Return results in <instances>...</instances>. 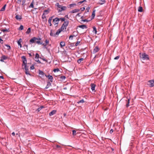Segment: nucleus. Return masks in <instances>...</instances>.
Wrapping results in <instances>:
<instances>
[{
    "label": "nucleus",
    "instance_id": "f257e3e1",
    "mask_svg": "<svg viewBox=\"0 0 154 154\" xmlns=\"http://www.w3.org/2000/svg\"><path fill=\"white\" fill-rule=\"evenodd\" d=\"M24 66V69H25V73L26 75H29L30 76L31 75V74L29 72L28 70L29 66L27 65V63L25 64H22V66Z\"/></svg>",
    "mask_w": 154,
    "mask_h": 154
},
{
    "label": "nucleus",
    "instance_id": "f03ea898",
    "mask_svg": "<svg viewBox=\"0 0 154 154\" xmlns=\"http://www.w3.org/2000/svg\"><path fill=\"white\" fill-rule=\"evenodd\" d=\"M140 57L143 60H148L149 59L148 55L145 53H143Z\"/></svg>",
    "mask_w": 154,
    "mask_h": 154
},
{
    "label": "nucleus",
    "instance_id": "7ed1b4c3",
    "mask_svg": "<svg viewBox=\"0 0 154 154\" xmlns=\"http://www.w3.org/2000/svg\"><path fill=\"white\" fill-rule=\"evenodd\" d=\"M37 40L38 41H40L42 40L41 38L38 37H33L29 41L30 43H34L35 42V40Z\"/></svg>",
    "mask_w": 154,
    "mask_h": 154
},
{
    "label": "nucleus",
    "instance_id": "20e7f679",
    "mask_svg": "<svg viewBox=\"0 0 154 154\" xmlns=\"http://www.w3.org/2000/svg\"><path fill=\"white\" fill-rule=\"evenodd\" d=\"M60 21V20L59 19V18L58 17H56L53 20V22L54 24V25H57L56 26H57V25L59 23V21Z\"/></svg>",
    "mask_w": 154,
    "mask_h": 154
},
{
    "label": "nucleus",
    "instance_id": "39448f33",
    "mask_svg": "<svg viewBox=\"0 0 154 154\" xmlns=\"http://www.w3.org/2000/svg\"><path fill=\"white\" fill-rule=\"evenodd\" d=\"M45 76L48 78V79L50 80V82H52L53 81V77L52 75H45Z\"/></svg>",
    "mask_w": 154,
    "mask_h": 154
},
{
    "label": "nucleus",
    "instance_id": "423d86ee",
    "mask_svg": "<svg viewBox=\"0 0 154 154\" xmlns=\"http://www.w3.org/2000/svg\"><path fill=\"white\" fill-rule=\"evenodd\" d=\"M21 59H22V61L23 62V63L22 64H25L27 63V59L26 58V56H22L21 57Z\"/></svg>",
    "mask_w": 154,
    "mask_h": 154
},
{
    "label": "nucleus",
    "instance_id": "0eeeda50",
    "mask_svg": "<svg viewBox=\"0 0 154 154\" xmlns=\"http://www.w3.org/2000/svg\"><path fill=\"white\" fill-rule=\"evenodd\" d=\"M26 133V131L24 128H22L21 130L20 131H19L18 133H17L16 134V135H20V134H23V135L24 134V133Z\"/></svg>",
    "mask_w": 154,
    "mask_h": 154
},
{
    "label": "nucleus",
    "instance_id": "6e6552de",
    "mask_svg": "<svg viewBox=\"0 0 154 154\" xmlns=\"http://www.w3.org/2000/svg\"><path fill=\"white\" fill-rule=\"evenodd\" d=\"M100 49V48L98 46H95L93 49V53L95 54L96 53L99 51Z\"/></svg>",
    "mask_w": 154,
    "mask_h": 154
},
{
    "label": "nucleus",
    "instance_id": "1a4fd4ad",
    "mask_svg": "<svg viewBox=\"0 0 154 154\" xmlns=\"http://www.w3.org/2000/svg\"><path fill=\"white\" fill-rule=\"evenodd\" d=\"M148 82L149 83L148 85L150 87H152L154 86V80H150Z\"/></svg>",
    "mask_w": 154,
    "mask_h": 154
},
{
    "label": "nucleus",
    "instance_id": "9d476101",
    "mask_svg": "<svg viewBox=\"0 0 154 154\" xmlns=\"http://www.w3.org/2000/svg\"><path fill=\"white\" fill-rule=\"evenodd\" d=\"M69 23V21L68 20H66L64 22L63 24L62 25L64 26L65 29H66V27L68 26Z\"/></svg>",
    "mask_w": 154,
    "mask_h": 154
},
{
    "label": "nucleus",
    "instance_id": "9b49d317",
    "mask_svg": "<svg viewBox=\"0 0 154 154\" xmlns=\"http://www.w3.org/2000/svg\"><path fill=\"white\" fill-rule=\"evenodd\" d=\"M8 57L5 55H3L1 57L0 61L2 62H4V60L7 59Z\"/></svg>",
    "mask_w": 154,
    "mask_h": 154
},
{
    "label": "nucleus",
    "instance_id": "f8f14e48",
    "mask_svg": "<svg viewBox=\"0 0 154 154\" xmlns=\"http://www.w3.org/2000/svg\"><path fill=\"white\" fill-rule=\"evenodd\" d=\"M22 42V40L21 38H20L19 40L17 41V43L20 46V48L22 47V45L21 44V43Z\"/></svg>",
    "mask_w": 154,
    "mask_h": 154
},
{
    "label": "nucleus",
    "instance_id": "ddd939ff",
    "mask_svg": "<svg viewBox=\"0 0 154 154\" xmlns=\"http://www.w3.org/2000/svg\"><path fill=\"white\" fill-rule=\"evenodd\" d=\"M84 60V59L82 58H81L78 60L77 62L79 64H80L83 63V61Z\"/></svg>",
    "mask_w": 154,
    "mask_h": 154
},
{
    "label": "nucleus",
    "instance_id": "4468645a",
    "mask_svg": "<svg viewBox=\"0 0 154 154\" xmlns=\"http://www.w3.org/2000/svg\"><path fill=\"white\" fill-rule=\"evenodd\" d=\"M54 17V16H53L51 17H50L48 20V23H49V25L50 26H52V24L51 23V20H52V18Z\"/></svg>",
    "mask_w": 154,
    "mask_h": 154
},
{
    "label": "nucleus",
    "instance_id": "2eb2a0df",
    "mask_svg": "<svg viewBox=\"0 0 154 154\" xmlns=\"http://www.w3.org/2000/svg\"><path fill=\"white\" fill-rule=\"evenodd\" d=\"M15 18L17 20H20L22 19V16L17 15L15 17Z\"/></svg>",
    "mask_w": 154,
    "mask_h": 154
},
{
    "label": "nucleus",
    "instance_id": "dca6fc26",
    "mask_svg": "<svg viewBox=\"0 0 154 154\" xmlns=\"http://www.w3.org/2000/svg\"><path fill=\"white\" fill-rule=\"evenodd\" d=\"M78 27L79 28H81L83 29H84L87 28V26L85 25H79V26H78Z\"/></svg>",
    "mask_w": 154,
    "mask_h": 154
},
{
    "label": "nucleus",
    "instance_id": "f3484780",
    "mask_svg": "<svg viewBox=\"0 0 154 154\" xmlns=\"http://www.w3.org/2000/svg\"><path fill=\"white\" fill-rule=\"evenodd\" d=\"M106 2V1L105 0H100L99 1V2L97 3V4L99 5H102L105 3Z\"/></svg>",
    "mask_w": 154,
    "mask_h": 154
},
{
    "label": "nucleus",
    "instance_id": "a211bd4d",
    "mask_svg": "<svg viewBox=\"0 0 154 154\" xmlns=\"http://www.w3.org/2000/svg\"><path fill=\"white\" fill-rule=\"evenodd\" d=\"M57 112V110H53L52 111L50 112L49 113V116H52L53 115H54L56 114V113Z\"/></svg>",
    "mask_w": 154,
    "mask_h": 154
},
{
    "label": "nucleus",
    "instance_id": "6ab92c4d",
    "mask_svg": "<svg viewBox=\"0 0 154 154\" xmlns=\"http://www.w3.org/2000/svg\"><path fill=\"white\" fill-rule=\"evenodd\" d=\"M59 76V77H58V78L60 79L59 80L61 81H63L66 78V76L64 75Z\"/></svg>",
    "mask_w": 154,
    "mask_h": 154
},
{
    "label": "nucleus",
    "instance_id": "aec40b11",
    "mask_svg": "<svg viewBox=\"0 0 154 154\" xmlns=\"http://www.w3.org/2000/svg\"><path fill=\"white\" fill-rule=\"evenodd\" d=\"M79 11V9H75L72 11H71L69 12L70 13H74L76 12H78Z\"/></svg>",
    "mask_w": 154,
    "mask_h": 154
},
{
    "label": "nucleus",
    "instance_id": "412c9836",
    "mask_svg": "<svg viewBox=\"0 0 154 154\" xmlns=\"http://www.w3.org/2000/svg\"><path fill=\"white\" fill-rule=\"evenodd\" d=\"M91 89L92 90V91L95 90V88L96 86V85L95 84H94L91 83Z\"/></svg>",
    "mask_w": 154,
    "mask_h": 154
},
{
    "label": "nucleus",
    "instance_id": "4be33fe9",
    "mask_svg": "<svg viewBox=\"0 0 154 154\" xmlns=\"http://www.w3.org/2000/svg\"><path fill=\"white\" fill-rule=\"evenodd\" d=\"M51 85V84L50 81L47 82V84L45 88V89H48L49 87Z\"/></svg>",
    "mask_w": 154,
    "mask_h": 154
},
{
    "label": "nucleus",
    "instance_id": "5701e85b",
    "mask_svg": "<svg viewBox=\"0 0 154 154\" xmlns=\"http://www.w3.org/2000/svg\"><path fill=\"white\" fill-rule=\"evenodd\" d=\"M38 74L39 75H42V76L43 77L44 76V75H45L43 71L40 70H38Z\"/></svg>",
    "mask_w": 154,
    "mask_h": 154
},
{
    "label": "nucleus",
    "instance_id": "b1692460",
    "mask_svg": "<svg viewBox=\"0 0 154 154\" xmlns=\"http://www.w3.org/2000/svg\"><path fill=\"white\" fill-rule=\"evenodd\" d=\"M96 11V10L94 9L93 10V11L92 13V14L91 15V17L92 19H94V17L95 16V12Z\"/></svg>",
    "mask_w": 154,
    "mask_h": 154
},
{
    "label": "nucleus",
    "instance_id": "393cba45",
    "mask_svg": "<svg viewBox=\"0 0 154 154\" xmlns=\"http://www.w3.org/2000/svg\"><path fill=\"white\" fill-rule=\"evenodd\" d=\"M143 8L142 7L140 6L138 7V12H143Z\"/></svg>",
    "mask_w": 154,
    "mask_h": 154
},
{
    "label": "nucleus",
    "instance_id": "a878e982",
    "mask_svg": "<svg viewBox=\"0 0 154 154\" xmlns=\"http://www.w3.org/2000/svg\"><path fill=\"white\" fill-rule=\"evenodd\" d=\"M66 8L65 6H63L62 7L61 6V8H60V9L59 10V11H64L65 10Z\"/></svg>",
    "mask_w": 154,
    "mask_h": 154
},
{
    "label": "nucleus",
    "instance_id": "bb28decb",
    "mask_svg": "<svg viewBox=\"0 0 154 154\" xmlns=\"http://www.w3.org/2000/svg\"><path fill=\"white\" fill-rule=\"evenodd\" d=\"M130 99H128L127 100H126V101L127 102V103L126 105V107H128L129 106V103H130Z\"/></svg>",
    "mask_w": 154,
    "mask_h": 154
},
{
    "label": "nucleus",
    "instance_id": "cd10ccee",
    "mask_svg": "<svg viewBox=\"0 0 154 154\" xmlns=\"http://www.w3.org/2000/svg\"><path fill=\"white\" fill-rule=\"evenodd\" d=\"M65 42H61L60 43V45L61 48L64 46L65 45Z\"/></svg>",
    "mask_w": 154,
    "mask_h": 154
},
{
    "label": "nucleus",
    "instance_id": "c85d7f7f",
    "mask_svg": "<svg viewBox=\"0 0 154 154\" xmlns=\"http://www.w3.org/2000/svg\"><path fill=\"white\" fill-rule=\"evenodd\" d=\"M45 108V107L43 106H41L40 107H38L37 109V110L38 112L40 111L41 109H42L43 108Z\"/></svg>",
    "mask_w": 154,
    "mask_h": 154
},
{
    "label": "nucleus",
    "instance_id": "c756f323",
    "mask_svg": "<svg viewBox=\"0 0 154 154\" xmlns=\"http://www.w3.org/2000/svg\"><path fill=\"white\" fill-rule=\"evenodd\" d=\"M34 1L33 0L32 2L31 3L30 5L29 6V8H34Z\"/></svg>",
    "mask_w": 154,
    "mask_h": 154
},
{
    "label": "nucleus",
    "instance_id": "7c9ffc66",
    "mask_svg": "<svg viewBox=\"0 0 154 154\" xmlns=\"http://www.w3.org/2000/svg\"><path fill=\"white\" fill-rule=\"evenodd\" d=\"M43 42L39 41H36L35 40V42L34 43H36L38 45H42V44Z\"/></svg>",
    "mask_w": 154,
    "mask_h": 154
},
{
    "label": "nucleus",
    "instance_id": "2f4dec72",
    "mask_svg": "<svg viewBox=\"0 0 154 154\" xmlns=\"http://www.w3.org/2000/svg\"><path fill=\"white\" fill-rule=\"evenodd\" d=\"M93 32L95 34L97 33V30L96 27L95 26H93Z\"/></svg>",
    "mask_w": 154,
    "mask_h": 154
},
{
    "label": "nucleus",
    "instance_id": "473e14b6",
    "mask_svg": "<svg viewBox=\"0 0 154 154\" xmlns=\"http://www.w3.org/2000/svg\"><path fill=\"white\" fill-rule=\"evenodd\" d=\"M50 35L52 36L56 37L57 36L56 35H55V33L54 34L52 32V30H51V32L50 34Z\"/></svg>",
    "mask_w": 154,
    "mask_h": 154
},
{
    "label": "nucleus",
    "instance_id": "72a5a7b5",
    "mask_svg": "<svg viewBox=\"0 0 154 154\" xmlns=\"http://www.w3.org/2000/svg\"><path fill=\"white\" fill-rule=\"evenodd\" d=\"M61 31H62L61 30H60V29H59L57 31V32L55 33V35H56L57 36Z\"/></svg>",
    "mask_w": 154,
    "mask_h": 154
},
{
    "label": "nucleus",
    "instance_id": "f704fd0d",
    "mask_svg": "<svg viewBox=\"0 0 154 154\" xmlns=\"http://www.w3.org/2000/svg\"><path fill=\"white\" fill-rule=\"evenodd\" d=\"M31 29L30 28H29L27 30V31L26 32V34H29L31 32Z\"/></svg>",
    "mask_w": 154,
    "mask_h": 154
},
{
    "label": "nucleus",
    "instance_id": "c9c22d12",
    "mask_svg": "<svg viewBox=\"0 0 154 154\" xmlns=\"http://www.w3.org/2000/svg\"><path fill=\"white\" fill-rule=\"evenodd\" d=\"M6 6V4L4 5V6L0 10V11H4L5 10Z\"/></svg>",
    "mask_w": 154,
    "mask_h": 154
},
{
    "label": "nucleus",
    "instance_id": "e433bc0d",
    "mask_svg": "<svg viewBox=\"0 0 154 154\" xmlns=\"http://www.w3.org/2000/svg\"><path fill=\"white\" fill-rule=\"evenodd\" d=\"M9 28H8V29H2L1 30V31L3 32H9Z\"/></svg>",
    "mask_w": 154,
    "mask_h": 154
},
{
    "label": "nucleus",
    "instance_id": "4c0bfd02",
    "mask_svg": "<svg viewBox=\"0 0 154 154\" xmlns=\"http://www.w3.org/2000/svg\"><path fill=\"white\" fill-rule=\"evenodd\" d=\"M26 0H23L22 1V7H24V5H25V3L26 2Z\"/></svg>",
    "mask_w": 154,
    "mask_h": 154
},
{
    "label": "nucleus",
    "instance_id": "58836bf2",
    "mask_svg": "<svg viewBox=\"0 0 154 154\" xmlns=\"http://www.w3.org/2000/svg\"><path fill=\"white\" fill-rule=\"evenodd\" d=\"M5 46H6L7 47V49L8 50H9L11 49V46L9 45H8V44H5Z\"/></svg>",
    "mask_w": 154,
    "mask_h": 154
},
{
    "label": "nucleus",
    "instance_id": "ea45409f",
    "mask_svg": "<svg viewBox=\"0 0 154 154\" xmlns=\"http://www.w3.org/2000/svg\"><path fill=\"white\" fill-rule=\"evenodd\" d=\"M23 29V26L22 25H21L18 29L19 30H22Z\"/></svg>",
    "mask_w": 154,
    "mask_h": 154
},
{
    "label": "nucleus",
    "instance_id": "a19ab883",
    "mask_svg": "<svg viewBox=\"0 0 154 154\" xmlns=\"http://www.w3.org/2000/svg\"><path fill=\"white\" fill-rule=\"evenodd\" d=\"M59 19L60 20H61V21L62 22H64L65 20V18H59Z\"/></svg>",
    "mask_w": 154,
    "mask_h": 154
},
{
    "label": "nucleus",
    "instance_id": "79ce46f5",
    "mask_svg": "<svg viewBox=\"0 0 154 154\" xmlns=\"http://www.w3.org/2000/svg\"><path fill=\"white\" fill-rule=\"evenodd\" d=\"M90 8L89 7H88L86 9L85 12L84 13V14L88 12H89V10L90 9Z\"/></svg>",
    "mask_w": 154,
    "mask_h": 154
},
{
    "label": "nucleus",
    "instance_id": "37998d69",
    "mask_svg": "<svg viewBox=\"0 0 154 154\" xmlns=\"http://www.w3.org/2000/svg\"><path fill=\"white\" fill-rule=\"evenodd\" d=\"M69 47H72L75 46L74 43H70L69 44Z\"/></svg>",
    "mask_w": 154,
    "mask_h": 154
},
{
    "label": "nucleus",
    "instance_id": "c03bdc74",
    "mask_svg": "<svg viewBox=\"0 0 154 154\" xmlns=\"http://www.w3.org/2000/svg\"><path fill=\"white\" fill-rule=\"evenodd\" d=\"M84 102H85V101H84L83 99H82V100H80V101H78L77 102V103H83Z\"/></svg>",
    "mask_w": 154,
    "mask_h": 154
},
{
    "label": "nucleus",
    "instance_id": "a18cd8bd",
    "mask_svg": "<svg viewBox=\"0 0 154 154\" xmlns=\"http://www.w3.org/2000/svg\"><path fill=\"white\" fill-rule=\"evenodd\" d=\"M46 17L45 16V13H43V14L42 16V18L43 19L46 18Z\"/></svg>",
    "mask_w": 154,
    "mask_h": 154
},
{
    "label": "nucleus",
    "instance_id": "49530a36",
    "mask_svg": "<svg viewBox=\"0 0 154 154\" xmlns=\"http://www.w3.org/2000/svg\"><path fill=\"white\" fill-rule=\"evenodd\" d=\"M39 58H40L39 57V55L38 53H37L35 54V58L38 59Z\"/></svg>",
    "mask_w": 154,
    "mask_h": 154
},
{
    "label": "nucleus",
    "instance_id": "de8ad7c7",
    "mask_svg": "<svg viewBox=\"0 0 154 154\" xmlns=\"http://www.w3.org/2000/svg\"><path fill=\"white\" fill-rule=\"evenodd\" d=\"M45 12H46L47 14H48V13H49V9H48L47 10H44V11L43 13H45Z\"/></svg>",
    "mask_w": 154,
    "mask_h": 154
},
{
    "label": "nucleus",
    "instance_id": "09e8293b",
    "mask_svg": "<svg viewBox=\"0 0 154 154\" xmlns=\"http://www.w3.org/2000/svg\"><path fill=\"white\" fill-rule=\"evenodd\" d=\"M60 71L59 69L58 68L55 69H54L53 71L54 72H58Z\"/></svg>",
    "mask_w": 154,
    "mask_h": 154
},
{
    "label": "nucleus",
    "instance_id": "8fccbe9b",
    "mask_svg": "<svg viewBox=\"0 0 154 154\" xmlns=\"http://www.w3.org/2000/svg\"><path fill=\"white\" fill-rule=\"evenodd\" d=\"M64 28H65L64 26H63V25H62L60 28V30H61L62 31H63V30L64 29Z\"/></svg>",
    "mask_w": 154,
    "mask_h": 154
},
{
    "label": "nucleus",
    "instance_id": "3c124183",
    "mask_svg": "<svg viewBox=\"0 0 154 154\" xmlns=\"http://www.w3.org/2000/svg\"><path fill=\"white\" fill-rule=\"evenodd\" d=\"M81 21H83L84 22H88L89 21V20H88L87 19H84V20L82 19V20H81Z\"/></svg>",
    "mask_w": 154,
    "mask_h": 154
},
{
    "label": "nucleus",
    "instance_id": "603ef678",
    "mask_svg": "<svg viewBox=\"0 0 154 154\" xmlns=\"http://www.w3.org/2000/svg\"><path fill=\"white\" fill-rule=\"evenodd\" d=\"M72 135L74 136L76 134V131L75 130H72Z\"/></svg>",
    "mask_w": 154,
    "mask_h": 154
},
{
    "label": "nucleus",
    "instance_id": "864d4df0",
    "mask_svg": "<svg viewBox=\"0 0 154 154\" xmlns=\"http://www.w3.org/2000/svg\"><path fill=\"white\" fill-rule=\"evenodd\" d=\"M55 5H57V7H58V8H60L61 7V5H60L58 3H56Z\"/></svg>",
    "mask_w": 154,
    "mask_h": 154
},
{
    "label": "nucleus",
    "instance_id": "5fc2aeb1",
    "mask_svg": "<svg viewBox=\"0 0 154 154\" xmlns=\"http://www.w3.org/2000/svg\"><path fill=\"white\" fill-rule=\"evenodd\" d=\"M80 41H77L75 45V46H77L80 43Z\"/></svg>",
    "mask_w": 154,
    "mask_h": 154
},
{
    "label": "nucleus",
    "instance_id": "6e6d98bb",
    "mask_svg": "<svg viewBox=\"0 0 154 154\" xmlns=\"http://www.w3.org/2000/svg\"><path fill=\"white\" fill-rule=\"evenodd\" d=\"M45 42L46 43L45 44H47V45H48L49 43V40H48L46 39L45 41Z\"/></svg>",
    "mask_w": 154,
    "mask_h": 154
},
{
    "label": "nucleus",
    "instance_id": "4d7b16f0",
    "mask_svg": "<svg viewBox=\"0 0 154 154\" xmlns=\"http://www.w3.org/2000/svg\"><path fill=\"white\" fill-rule=\"evenodd\" d=\"M21 2V0H17V3L18 4H20Z\"/></svg>",
    "mask_w": 154,
    "mask_h": 154
},
{
    "label": "nucleus",
    "instance_id": "13d9d810",
    "mask_svg": "<svg viewBox=\"0 0 154 154\" xmlns=\"http://www.w3.org/2000/svg\"><path fill=\"white\" fill-rule=\"evenodd\" d=\"M119 57H120V56L119 55V56H116V57H115L114 58V60H118V59H119Z\"/></svg>",
    "mask_w": 154,
    "mask_h": 154
},
{
    "label": "nucleus",
    "instance_id": "bf43d9fd",
    "mask_svg": "<svg viewBox=\"0 0 154 154\" xmlns=\"http://www.w3.org/2000/svg\"><path fill=\"white\" fill-rule=\"evenodd\" d=\"M34 65H32V66H31L30 67V69L31 70H32L34 69Z\"/></svg>",
    "mask_w": 154,
    "mask_h": 154
},
{
    "label": "nucleus",
    "instance_id": "052dcab7",
    "mask_svg": "<svg viewBox=\"0 0 154 154\" xmlns=\"http://www.w3.org/2000/svg\"><path fill=\"white\" fill-rule=\"evenodd\" d=\"M76 5V4H72L70 5L71 7H73L74 6H75Z\"/></svg>",
    "mask_w": 154,
    "mask_h": 154
},
{
    "label": "nucleus",
    "instance_id": "680f3d73",
    "mask_svg": "<svg viewBox=\"0 0 154 154\" xmlns=\"http://www.w3.org/2000/svg\"><path fill=\"white\" fill-rule=\"evenodd\" d=\"M79 11L81 10V11H84L85 10V8L83 7L80 8Z\"/></svg>",
    "mask_w": 154,
    "mask_h": 154
},
{
    "label": "nucleus",
    "instance_id": "e2e57ef3",
    "mask_svg": "<svg viewBox=\"0 0 154 154\" xmlns=\"http://www.w3.org/2000/svg\"><path fill=\"white\" fill-rule=\"evenodd\" d=\"M74 36H75L74 35H70L69 37V39H70L71 38V39H72V38Z\"/></svg>",
    "mask_w": 154,
    "mask_h": 154
},
{
    "label": "nucleus",
    "instance_id": "0e129e2a",
    "mask_svg": "<svg viewBox=\"0 0 154 154\" xmlns=\"http://www.w3.org/2000/svg\"><path fill=\"white\" fill-rule=\"evenodd\" d=\"M42 45L44 46V48H46V46L47 45V44H45L44 43H42Z\"/></svg>",
    "mask_w": 154,
    "mask_h": 154
},
{
    "label": "nucleus",
    "instance_id": "69168bd1",
    "mask_svg": "<svg viewBox=\"0 0 154 154\" xmlns=\"http://www.w3.org/2000/svg\"><path fill=\"white\" fill-rule=\"evenodd\" d=\"M0 43H1L2 44H3V40H2L1 37H0Z\"/></svg>",
    "mask_w": 154,
    "mask_h": 154
},
{
    "label": "nucleus",
    "instance_id": "338daca9",
    "mask_svg": "<svg viewBox=\"0 0 154 154\" xmlns=\"http://www.w3.org/2000/svg\"><path fill=\"white\" fill-rule=\"evenodd\" d=\"M83 3V1H80V2H79L78 3V4L80 5L82 3Z\"/></svg>",
    "mask_w": 154,
    "mask_h": 154
},
{
    "label": "nucleus",
    "instance_id": "774afa93",
    "mask_svg": "<svg viewBox=\"0 0 154 154\" xmlns=\"http://www.w3.org/2000/svg\"><path fill=\"white\" fill-rule=\"evenodd\" d=\"M23 47H26V48L27 49V48H28V45H26V44H24L23 46Z\"/></svg>",
    "mask_w": 154,
    "mask_h": 154
}]
</instances>
